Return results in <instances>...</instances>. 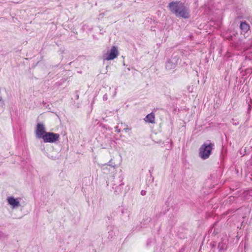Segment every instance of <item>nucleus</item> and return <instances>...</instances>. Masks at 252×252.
<instances>
[{
    "mask_svg": "<svg viewBox=\"0 0 252 252\" xmlns=\"http://www.w3.org/2000/svg\"><path fill=\"white\" fill-rule=\"evenodd\" d=\"M168 6L170 10L177 16L184 18L189 17V10L182 2L172 1L169 4Z\"/></svg>",
    "mask_w": 252,
    "mask_h": 252,
    "instance_id": "1",
    "label": "nucleus"
},
{
    "mask_svg": "<svg viewBox=\"0 0 252 252\" xmlns=\"http://www.w3.org/2000/svg\"><path fill=\"white\" fill-rule=\"evenodd\" d=\"M214 144L210 141H207L202 144L199 149V156L202 159L209 158L212 154Z\"/></svg>",
    "mask_w": 252,
    "mask_h": 252,
    "instance_id": "2",
    "label": "nucleus"
},
{
    "mask_svg": "<svg viewBox=\"0 0 252 252\" xmlns=\"http://www.w3.org/2000/svg\"><path fill=\"white\" fill-rule=\"evenodd\" d=\"M60 134L51 132H47L45 135L42 136V139L45 143H53L59 141Z\"/></svg>",
    "mask_w": 252,
    "mask_h": 252,
    "instance_id": "3",
    "label": "nucleus"
},
{
    "mask_svg": "<svg viewBox=\"0 0 252 252\" xmlns=\"http://www.w3.org/2000/svg\"><path fill=\"white\" fill-rule=\"evenodd\" d=\"M118 55V49L116 46H113L103 56L104 60L106 61L112 60L115 59Z\"/></svg>",
    "mask_w": 252,
    "mask_h": 252,
    "instance_id": "4",
    "label": "nucleus"
},
{
    "mask_svg": "<svg viewBox=\"0 0 252 252\" xmlns=\"http://www.w3.org/2000/svg\"><path fill=\"white\" fill-rule=\"evenodd\" d=\"M47 132L45 131V126L42 123H38L36 126L35 129V135L37 138L42 139V136Z\"/></svg>",
    "mask_w": 252,
    "mask_h": 252,
    "instance_id": "5",
    "label": "nucleus"
},
{
    "mask_svg": "<svg viewBox=\"0 0 252 252\" xmlns=\"http://www.w3.org/2000/svg\"><path fill=\"white\" fill-rule=\"evenodd\" d=\"M20 198H15L13 196H9L7 198V203L12 209L18 208L20 207Z\"/></svg>",
    "mask_w": 252,
    "mask_h": 252,
    "instance_id": "6",
    "label": "nucleus"
},
{
    "mask_svg": "<svg viewBox=\"0 0 252 252\" xmlns=\"http://www.w3.org/2000/svg\"><path fill=\"white\" fill-rule=\"evenodd\" d=\"M179 58L177 56L171 57L166 62L165 67L168 70L174 69L178 63Z\"/></svg>",
    "mask_w": 252,
    "mask_h": 252,
    "instance_id": "7",
    "label": "nucleus"
},
{
    "mask_svg": "<svg viewBox=\"0 0 252 252\" xmlns=\"http://www.w3.org/2000/svg\"><path fill=\"white\" fill-rule=\"evenodd\" d=\"M240 27L241 30V34H243L244 36H245V34H246L250 30L249 25L245 22H241Z\"/></svg>",
    "mask_w": 252,
    "mask_h": 252,
    "instance_id": "8",
    "label": "nucleus"
},
{
    "mask_svg": "<svg viewBox=\"0 0 252 252\" xmlns=\"http://www.w3.org/2000/svg\"><path fill=\"white\" fill-rule=\"evenodd\" d=\"M227 240L223 239L219 243L218 245V249L219 251L221 252L224 250H226L227 249Z\"/></svg>",
    "mask_w": 252,
    "mask_h": 252,
    "instance_id": "9",
    "label": "nucleus"
},
{
    "mask_svg": "<svg viewBox=\"0 0 252 252\" xmlns=\"http://www.w3.org/2000/svg\"><path fill=\"white\" fill-rule=\"evenodd\" d=\"M146 122L149 123H154L155 120V114L153 113H151L148 114L144 119Z\"/></svg>",
    "mask_w": 252,
    "mask_h": 252,
    "instance_id": "10",
    "label": "nucleus"
},
{
    "mask_svg": "<svg viewBox=\"0 0 252 252\" xmlns=\"http://www.w3.org/2000/svg\"><path fill=\"white\" fill-rule=\"evenodd\" d=\"M244 195L248 199H250V197L252 198V190H249L244 192Z\"/></svg>",
    "mask_w": 252,
    "mask_h": 252,
    "instance_id": "11",
    "label": "nucleus"
},
{
    "mask_svg": "<svg viewBox=\"0 0 252 252\" xmlns=\"http://www.w3.org/2000/svg\"><path fill=\"white\" fill-rule=\"evenodd\" d=\"M124 185V184L123 183L122 184H120L119 186H117L116 189H115V191L117 193H119L120 192H121L122 190V189H123V186Z\"/></svg>",
    "mask_w": 252,
    "mask_h": 252,
    "instance_id": "12",
    "label": "nucleus"
},
{
    "mask_svg": "<svg viewBox=\"0 0 252 252\" xmlns=\"http://www.w3.org/2000/svg\"><path fill=\"white\" fill-rule=\"evenodd\" d=\"M108 98H107V95L106 94H105L103 96V100L104 101H106L107 100Z\"/></svg>",
    "mask_w": 252,
    "mask_h": 252,
    "instance_id": "13",
    "label": "nucleus"
},
{
    "mask_svg": "<svg viewBox=\"0 0 252 252\" xmlns=\"http://www.w3.org/2000/svg\"><path fill=\"white\" fill-rule=\"evenodd\" d=\"M146 194V190H142L141 191V195H142V196L145 195Z\"/></svg>",
    "mask_w": 252,
    "mask_h": 252,
    "instance_id": "14",
    "label": "nucleus"
},
{
    "mask_svg": "<svg viewBox=\"0 0 252 252\" xmlns=\"http://www.w3.org/2000/svg\"><path fill=\"white\" fill-rule=\"evenodd\" d=\"M249 71H251V72L252 73V68L248 69L247 70L248 72H249Z\"/></svg>",
    "mask_w": 252,
    "mask_h": 252,
    "instance_id": "15",
    "label": "nucleus"
},
{
    "mask_svg": "<svg viewBox=\"0 0 252 252\" xmlns=\"http://www.w3.org/2000/svg\"><path fill=\"white\" fill-rule=\"evenodd\" d=\"M145 221H146L147 223L149 222V220H145Z\"/></svg>",
    "mask_w": 252,
    "mask_h": 252,
    "instance_id": "16",
    "label": "nucleus"
}]
</instances>
